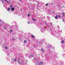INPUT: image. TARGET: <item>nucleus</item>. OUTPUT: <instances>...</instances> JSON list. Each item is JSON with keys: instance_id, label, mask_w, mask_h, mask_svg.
I'll return each instance as SVG.
<instances>
[{"instance_id": "nucleus-19", "label": "nucleus", "mask_w": 65, "mask_h": 65, "mask_svg": "<svg viewBox=\"0 0 65 65\" xmlns=\"http://www.w3.org/2000/svg\"><path fill=\"white\" fill-rule=\"evenodd\" d=\"M28 24H30V22H28Z\"/></svg>"}, {"instance_id": "nucleus-22", "label": "nucleus", "mask_w": 65, "mask_h": 65, "mask_svg": "<svg viewBox=\"0 0 65 65\" xmlns=\"http://www.w3.org/2000/svg\"><path fill=\"white\" fill-rule=\"evenodd\" d=\"M18 62L19 63H20V61H18Z\"/></svg>"}, {"instance_id": "nucleus-4", "label": "nucleus", "mask_w": 65, "mask_h": 65, "mask_svg": "<svg viewBox=\"0 0 65 65\" xmlns=\"http://www.w3.org/2000/svg\"><path fill=\"white\" fill-rule=\"evenodd\" d=\"M61 43H64V41L63 40L61 42Z\"/></svg>"}, {"instance_id": "nucleus-24", "label": "nucleus", "mask_w": 65, "mask_h": 65, "mask_svg": "<svg viewBox=\"0 0 65 65\" xmlns=\"http://www.w3.org/2000/svg\"><path fill=\"white\" fill-rule=\"evenodd\" d=\"M63 22H64V19H62Z\"/></svg>"}, {"instance_id": "nucleus-23", "label": "nucleus", "mask_w": 65, "mask_h": 65, "mask_svg": "<svg viewBox=\"0 0 65 65\" xmlns=\"http://www.w3.org/2000/svg\"><path fill=\"white\" fill-rule=\"evenodd\" d=\"M12 5H10V7H12Z\"/></svg>"}, {"instance_id": "nucleus-9", "label": "nucleus", "mask_w": 65, "mask_h": 65, "mask_svg": "<svg viewBox=\"0 0 65 65\" xmlns=\"http://www.w3.org/2000/svg\"><path fill=\"white\" fill-rule=\"evenodd\" d=\"M5 49H7V47L6 46L5 47Z\"/></svg>"}, {"instance_id": "nucleus-11", "label": "nucleus", "mask_w": 65, "mask_h": 65, "mask_svg": "<svg viewBox=\"0 0 65 65\" xmlns=\"http://www.w3.org/2000/svg\"><path fill=\"white\" fill-rule=\"evenodd\" d=\"M28 17H29L30 16V14H28L27 15Z\"/></svg>"}, {"instance_id": "nucleus-1", "label": "nucleus", "mask_w": 65, "mask_h": 65, "mask_svg": "<svg viewBox=\"0 0 65 65\" xmlns=\"http://www.w3.org/2000/svg\"><path fill=\"white\" fill-rule=\"evenodd\" d=\"M11 10H12V11H14V8L13 7H12L11 8Z\"/></svg>"}, {"instance_id": "nucleus-29", "label": "nucleus", "mask_w": 65, "mask_h": 65, "mask_svg": "<svg viewBox=\"0 0 65 65\" xmlns=\"http://www.w3.org/2000/svg\"><path fill=\"white\" fill-rule=\"evenodd\" d=\"M1 26V24H0V26Z\"/></svg>"}, {"instance_id": "nucleus-26", "label": "nucleus", "mask_w": 65, "mask_h": 65, "mask_svg": "<svg viewBox=\"0 0 65 65\" xmlns=\"http://www.w3.org/2000/svg\"><path fill=\"white\" fill-rule=\"evenodd\" d=\"M2 22V21H1V20H0V22Z\"/></svg>"}, {"instance_id": "nucleus-2", "label": "nucleus", "mask_w": 65, "mask_h": 65, "mask_svg": "<svg viewBox=\"0 0 65 65\" xmlns=\"http://www.w3.org/2000/svg\"><path fill=\"white\" fill-rule=\"evenodd\" d=\"M57 17H59V18H61V16L60 15H57Z\"/></svg>"}, {"instance_id": "nucleus-14", "label": "nucleus", "mask_w": 65, "mask_h": 65, "mask_svg": "<svg viewBox=\"0 0 65 65\" xmlns=\"http://www.w3.org/2000/svg\"><path fill=\"white\" fill-rule=\"evenodd\" d=\"M65 14H64V15L63 14V15H62V17H65Z\"/></svg>"}, {"instance_id": "nucleus-13", "label": "nucleus", "mask_w": 65, "mask_h": 65, "mask_svg": "<svg viewBox=\"0 0 65 65\" xmlns=\"http://www.w3.org/2000/svg\"><path fill=\"white\" fill-rule=\"evenodd\" d=\"M46 6H47L48 5V4H46Z\"/></svg>"}, {"instance_id": "nucleus-15", "label": "nucleus", "mask_w": 65, "mask_h": 65, "mask_svg": "<svg viewBox=\"0 0 65 65\" xmlns=\"http://www.w3.org/2000/svg\"><path fill=\"white\" fill-rule=\"evenodd\" d=\"M32 20L33 21H36V20H35V19H32Z\"/></svg>"}, {"instance_id": "nucleus-8", "label": "nucleus", "mask_w": 65, "mask_h": 65, "mask_svg": "<svg viewBox=\"0 0 65 65\" xmlns=\"http://www.w3.org/2000/svg\"><path fill=\"white\" fill-rule=\"evenodd\" d=\"M24 41V42H25L26 43H27V41Z\"/></svg>"}, {"instance_id": "nucleus-27", "label": "nucleus", "mask_w": 65, "mask_h": 65, "mask_svg": "<svg viewBox=\"0 0 65 65\" xmlns=\"http://www.w3.org/2000/svg\"><path fill=\"white\" fill-rule=\"evenodd\" d=\"M45 24H46V22H45Z\"/></svg>"}, {"instance_id": "nucleus-5", "label": "nucleus", "mask_w": 65, "mask_h": 65, "mask_svg": "<svg viewBox=\"0 0 65 65\" xmlns=\"http://www.w3.org/2000/svg\"><path fill=\"white\" fill-rule=\"evenodd\" d=\"M31 36L32 38H34V35H32Z\"/></svg>"}, {"instance_id": "nucleus-6", "label": "nucleus", "mask_w": 65, "mask_h": 65, "mask_svg": "<svg viewBox=\"0 0 65 65\" xmlns=\"http://www.w3.org/2000/svg\"><path fill=\"white\" fill-rule=\"evenodd\" d=\"M10 10V8H8V11H9Z\"/></svg>"}, {"instance_id": "nucleus-10", "label": "nucleus", "mask_w": 65, "mask_h": 65, "mask_svg": "<svg viewBox=\"0 0 65 65\" xmlns=\"http://www.w3.org/2000/svg\"><path fill=\"white\" fill-rule=\"evenodd\" d=\"M65 14V13L64 12H62V14Z\"/></svg>"}, {"instance_id": "nucleus-12", "label": "nucleus", "mask_w": 65, "mask_h": 65, "mask_svg": "<svg viewBox=\"0 0 65 65\" xmlns=\"http://www.w3.org/2000/svg\"><path fill=\"white\" fill-rule=\"evenodd\" d=\"M41 51H42V52H43V51H44L43 50H42V49H41Z\"/></svg>"}, {"instance_id": "nucleus-25", "label": "nucleus", "mask_w": 65, "mask_h": 65, "mask_svg": "<svg viewBox=\"0 0 65 65\" xmlns=\"http://www.w3.org/2000/svg\"><path fill=\"white\" fill-rule=\"evenodd\" d=\"M31 57H34L33 55H31Z\"/></svg>"}, {"instance_id": "nucleus-20", "label": "nucleus", "mask_w": 65, "mask_h": 65, "mask_svg": "<svg viewBox=\"0 0 65 65\" xmlns=\"http://www.w3.org/2000/svg\"><path fill=\"white\" fill-rule=\"evenodd\" d=\"M4 28L5 29H6V27H4Z\"/></svg>"}, {"instance_id": "nucleus-3", "label": "nucleus", "mask_w": 65, "mask_h": 65, "mask_svg": "<svg viewBox=\"0 0 65 65\" xmlns=\"http://www.w3.org/2000/svg\"><path fill=\"white\" fill-rule=\"evenodd\" d=\"M4 0V1H5L6 2H7V3H9V2L8 1H7V0Z\"/></svg>"}, {"instance_id": "nucleus-28", "label": "nucleus", "mask_w": 65, "mask_h": 65, "mask_svg": "<svg viewBox=\"0 0 65 65\" xmlns=\"http://www.w3.org/2000/svg\"><path fill=\"white\" fill-rule=\"evenodd\" d=\"M2 1H3V0H1Z\"/></svg>"}, {"instance_id": "nucleus-16", "label": "nucleus", "mask_w": 65, "mask_h": 65, "mask_svg": "<svg viewBox=\"0 0 65 65\" xmlns=\"http://www.w3.org/2000/svg\"><path fill=\"white\" fill-rule=\"evenodd\" d=\"M41 63L42 65H43V63L42 62H41Z\"/></svg>"}, {"instance_id": "nucleus-30", "label": "nucleus", "mask_w": 65, "mask_h": 65, "mask_svg": "<svg viewBox=\"0 0 65 65\" xmlns=\"http://www.w3.org/2000/svg\"><path fill=\"white\" fill-rule=\"evenodd\" d=\"M51 24H52V23H51Z\"/></svg>"}, {"instance_id": "nucleus-21", "label": "nucleus", "mask_w": 65, "mask_h": 65, "mask_svg": "<svg viewBox=\"0 0 65 65\" xmlns=\"http://www.w3.org/2000/svg\"><path fill=\"white\" fill-rule=\"evenodd\" d=\"M10 31L11 32H12V30H10Z\"/></svg>"}, {"instance_id": "nucleus-18", "label": "nucleus", "mask_w": 65, "mask_h": 65, "mask_svg": "<svg viewBox=\"0 0 65 65\" xmlns=\"http://www.w3.org/2000/svg\"><path fill=\"white\" fill-rule=\"evenodd\" d=\"M2 3H4L3 2V1H2Z\"/></svg>"}, {"instance_id": "nucleus-17", "label": "nucleus", "mask_w": 65, "mask_h": 65, "mask_svg": "<svg viewBox=\"0 0 65 65\" xmlns=\"http://www.w3.org/2000/svg\"><path fill=\"white\" fill-rule=\"evenodd\" d=\"M17 60V59H14V61H15V60Z\"/></svg>"}, {"instance_id": "nucleus-7", "label": "nucleus", "mask_w": 65, "mask_h": 65, "mask_svg": "<svg viewBox=\"0 0 65 65\" xmlns=\"http://www.w3.org/2000/svg\"><path fill=\"white\" fill-rule=\"evenodd\" d=\"M55 19H58V17H57V16H55Z\"/></svg>"}]
</instances>
